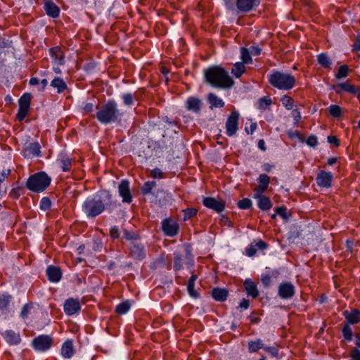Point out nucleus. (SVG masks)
<instances>
[{
  "label": "nucleus",
  "instance_id": "obj_1",
  "mask_svg": "<svg viewBox=\"0 0 360 360\" xmlns=\"http://www.w3.org/2000/svg\"><path fill=\"white\" fill-rule=\"evenodd\" d=\"M112 204V195L108 191H101L88 197L82 206V212L88 218H95Z\"/></svg>",
  "mask_w": 360,
  "mask_h": 360
},
{
  "label": "nucleus",
  "instance_id": "obj_2",
  "mask_svg": "<svg viewBox=\"0 0 360 360\" xmlns=\"http://www.w3.org/2000/svg\"><path fill=\"white\" fill-rule=\"evenodd\" d=\"M204 77L205 81L213 87L226 89L231 88L234 84L228 72L220 66L210 67L205 70Z\"/></svg>",
  "mask_w": 360,
  "mask_h": 360
},
{
  "label": "nucleus",
  "instance_id": "obj_3",
  "mask_svg": "<svg viewBox=\"0 0 360 360\" xmlns=\"http://www.w3.org/2000/svg\"><path fill=\"white\" fill-rule=\"evenodd\" d=\"M122 114L114 100H109L96 112V118L103 124H108L119 120Z\"/></svg>",
  "mask_w": 360,
  "mask_h": 360
},
{
  "label": "nucleus",
  "instance_id": "obj_4",
  "mask_svg": "<svg viewBox=\"0 0 360 360\" xmlns=\"http://www.w3.org/2000/svg\"><path fill=\"white\" fill-rule=\"evenodd\" d=\"M268 81L274 87L284 91L292 89L295 84V78L292 75L279 71L269 75Z\"/></svg>",
  "mask_w": 360,
  "mask_h": 360
},
{
  "label": "nucleus",
  "instance_id": "obj_5",
  "mask_svg": "<svg viewBox=\"0 0 360 360\" xmlns=\"http://www.w3.org/2000/svg\"><path fill=\"white\" fill-rule=\"evenodd\" d=\"M50 183L51 178L45 172H37L28 178L26 187L30 191L40 193L46 190Z\"/></svg>",
  "mask_w": 360,
  "mask_h": 360
},
{
  "label": "nucleus",
  "instance_id": "obj_6",
  "mask_svg": "<svg viewBox=\"0 0 360 360\" xmlns=\"http://www.w3.org/2000/svg\"><path fill=\"white\" fill-rule=\"evenodd\" d=\"M20 154L25 158L41 156V146L37 141L26 140L22 144Z\"/></svg>",
  "mask_w": 360,
  "mask_h": 360
},
{
  "label": "nucleus",
  "instance_id": "obj_7",
  "mask_svg": "<svg viewBox=\"0 0 360 360\" xmlns=\"http://www.w3.org/2000/svg\"><path fill=\"white\" fill-rule=\"evenodd\" d=\"M53 343L52 338L49 335H40L32 341V346L37 352H44L49 350Z\"/></svg>",
  "mask_w": 360,
  "mask_h": 360
},
{
  "label": "nucleus",
  "instance_id": "obj_8",
  "mask_svg": "<svg viewBox=\"0 0 360 360\" xmlns=\"http://www.w3.org/2000/svg\"><path fill=\"white\" fill-rule=\"evenodd\" d=\"M239 113L233 111L228 117L226 122V133L229 136H233L238 131Z\"/></svg>",
  "mask_w": 360,
  "mask_h": 360
},
{
  "label": "nucleus",
  "instance_id": "obj_9",
  "mask_svg": "<svg viewBox=\"0 0 360 360\" xmlns=\"http://www.w3.org/2000/svg\"><path fill=\"white\" fill-rule=\"evenodd\" d=\"M235 4L241 13H248L255 10L260 4V0H235Z\"/></svg>",
  "mask_w": 360,
  "mask_h": 360
},
{
  "label": "nucleus",
  "instance_id": "obj_10",
  "mask_svg": "<svg viewBox=\"0 0 360 360\" xmlns=\"http://www.w3.org/2000/svg\"><path fill=\"white\" fill-rule=\"evenodd\" d=\"M295 293V288L294 285L289 281L282 282L278 286V294L279 297L283 300L292 298Z\"/></svg>",
  "mask_w": 360,
  "mask_h": 360
},
{
  "label": "nucleus",
  "instance_id": "obj_11",
  "mask_svg": "<svg viewBox=\"0 0 360 360\" xmlns=\"http://www.w3.org/2000/svg\"><path fill=\"white\" fill-rule=\"evenodd\" d=\"M63 309L68 316H72L79 313L81 309L79 300L75 298L68 299L64 303Z\"/></svg>",
  "mask_w": 360,
  "mask_h": 360
},
{
  "label": "nucleus",
  "instance_id": "obj_12",
  "mask_svg": "<svg viewBox=\"0 0 360 360\" xmlns=\"http://www.w3.org/2000/svg\"><path fill=\"white\" fill-rule=\"evenodd\" d=\"M203 205L216 212H221L225 208V204L221 200H219L214 198L207 197L202 200Z\"/></svg>",
  "mask_w": 360,
  "mask_h": 360
},
{
  "label": "nucleus",
  "instance_id": "obj_13",
  "mask_svg": "<svg viewBox=\"0 0 360 360\" xmlns=\"http://www.w3.org/2000/svg\"><path fill=\"white\" fill-rule=\"evenodd\" d=\"M162 229L165 235L173 237L178 233L179 225L169 219H165L162 222Z\"/></svg>",
  "mask_w": 360,
  "mask_h": 360
},
{
  "label": "nucleus",
  "instance_id": "obj_14",
  "mask_svg": "<svg viewBox=\"0 0 360 360\" xmlns=\"http://www.w3.org/2000/svg\"><path fill=\"white\" fill-rule=\"evenodd\" d=\"M333 174L330 172L321 171L316 176V183L319 186L330 188L332 185Z\"/></svg>",
  "mask_w": 360,
  "mask_h": 360
},
{
  "label": "nucleus",
  "instance_id": "obj_15",
  "mask_svg": "<svg viewBox=\"0 0 360 360\" xmlns=\"http://www.w3.org/2000/svg\"><path fill=\"white\" fill-rule=\"evenodd\" d=\"M118 191L120 195L122 198V202L130 203L132 201V196L129 190V183L127 180H122L119 186Z\"/></svg>",
  "mask_w": 360,
  "mask_h": 360
},
{
  "label": "nucleus",
  "instance_id": "obj_16",
  "mask_svg": "<svg viewBox=\"0 0 360 360\" xmlns=\"http://www.w3.org/2000/svg\"><path fill=\"white\" fill-rule=\"evenodd\" d=\"M1 335L6 342L10 345H18L21 341L20 335L12 330H7L1 333Z\"/></svg>",
  "mask_w": 360,
  "mask_h": 360
},
{
  "label": "nucleus",
  "instance_id": "obj_17",
  "mask_svg": "<svg viewBox=\"0 0 360 360\" xmlns=\"http://www.w3.org/2000/svg\"><path fill=\"white\" fill-rule=\"evenodd\" d=\"M130 253L135 259H143L145 257V250L142 245L137 242H132L130 245Z\"/></svg>",
  "mask_w": 360,
  "mask_h": 360
},
{
  "label": "nucleus",
  "instance_id": "obj_18",
  "mask_svg": "<svg viewBox=\"0 0 360 360\" xmlns=\"http://www.w3.org/2000/svg\"><path fill=\"white\" fill-rule=\"evenodd\" d=\"M259 185L255 189L254 194H263L267 189L270 183V179L266 174H262L258 178Z\"/></svg>",
  "mask_w": 360,
  "mask_h": 360
},
{
  "label": "nucleus",
  "instance_id": "obj_19",
  "mask_svg": "<svg viewBox=\"0 0 360 360\" xmlns=\"http://www.w3.org/2000/svg\"><path fill=\"white\" fill-rule=\"evenodd\" d=\"M50 56L53 62L56 65H61L64 63V55L61 49L58 46L53 47L49 50Z\"/></svg>",
  "mask_w": 360,
  "mask_h": 360
},
{
  "label": "nucleus",
  "instance_id": "obj_20",
  "mask_svg": "<svg viewBox=\"0 0 360 360\" xmlns=\"http://www.w3.org/2000/svg\"><path fill=\"white\" fill-rule=\"evenodd\" d=\"M44 7L49 16L53 18L59 16L60 9L52 0H45Z\"/></svg>",
  "mask_w": 360,
  "mask_h": 360
},
{
  "label": "nucleus",
  "instance_id": "obj_21",
  "mask_svg": "<svg viewBox=\"0 0 360 360\" xmlns=\"http://www.w3.org/2000/svg\"><path fill=\"white\" fill-rule=\"evenodd\" d=\"M186 107L188 110L198 114L202 107V101L198 98L189 97L186 101Z\"/></svg>",
  "mask_w": 360,
  "mask_h": 360
},
{
  "label": "nucleus",
  "instance_id": "obj_22",
  "mask_svg": "<svg viewBox=\"0 0 360 360\" xmlns=\"http://www.w3.org/2000/svg\"><path fill=\"white\" fill-rule=\"evenodd\" d=\"M333 89L337 94H341L342 91H346L354 95L359 94V89L354 85L349 84L347 82H342L338 84Z\"/></svg>",
  "mask_w": 360,
  "mask_h": 360
},
{
  "label": "nucleus",
  "instance_id": "obj_23",
  "mask_svg": "<svg viewBox=\"0 0 360 360\" xmlns=\"http://www.w3.org/2000/svg\"><path fill=\"white\" fill-rule=\"evenodd\" d=\"M343 316L345 318L347 323L349 325L360 323V311L356 309H354L351 311H345Z\"/></svg>",
  "mask_w": 360,
  "mask_h": 360
},
{
  "label": "nucleus",
  "instance_id": "obj_24",
  "mask_svg": "<svg viewBox=\"0 0 360 360\" xmlns=\"http://www.w3.org/2000/svg\"><path fill=\"white\" fill-rule=\"evenodd\" d=\"M254 198L257 200V206L262 210L268 211L271 208L272 204L269 198L263 195V194H254Z\"/></svg>",
  "mask_w": 360,
  "mask_h": 360
},
{
  "label": "nucleus",
  "instance_id": "obj_25",
  "mask_svg": "<svg viewBox=\"0 0 360 360\" xmlns=\"http://www.w3.org/2000/svg\"><path fill=\"white\" fill-rule=\"evenodd\" d=\"M174 269L175 271H179L183 268L184 261L186 259V261H191V254H187L185 257L179 252H175L174 253Z\"/></svg>",
  "mask_w": 360,
  "mask_h": 360
},
{
  "label": "nucleus",
  "instance_id": "obj_26",
  "mask_svg": "<svg viewBox=\"0 0 360 360\" xmlns=\"http://www.w3.org/2000/svg\"><path fill=\"white\" fill-rule=\"evenodd\" d=\"M75 353L73 342L71 340H65L61 347V355L65 359L71 358Z\"/></svg>",
  "mask_w": 360,
  "mask_h": 360
},
{
  "label": "nucleus",
  "instance_id": "obj_27",
  "mask_svg": "<svg viewBox=\"0 0 360 360\" xmlns=\"http://www.w3.org/2000/svg\"><path fill=\"white\" fill-rule=\"evenodd\" d=\"M244 288L248 296H251L252 298H256L259 295V291L257 288V285L251 281V279L247 278L244 282Z\"/></svg>",
  "mask_w": 360,
  "mask_h": 360
},
{
  "label": "nucleus",
  "instance_id": "obj_28",
  "mask_svg": "<svg viewBox=\"0 0 360 360\" xmlns=\"http://www.w3.org/2000/svg\"><path fill=\"white\" fill-rule=\"evenodd\" d=\"M46 276L50 281L56 283L61 278V272L60 269L53 266H49L46 269Z\"/></svg>",
  "mask_w": 360,
  "mask_h": 360
},
{
  "label": "nucleus",
  "instance_id": "obj_29",
  "mask_svg": "<svg viewBox=\"0 0 360 360\" xmlns=\"http://www.w3.org/2000/svg\"><path fill=\"white\" fill-rule=\"evenodd\" d=\"M58 162L60 165V167H61L62 171L67 172L71 169L73 159L68 155H62L58 159Z\"/></svg>",
  "mask_w": 360,
  "mask_h": 360
},
{
  "label": "nucleus",
  "instance_id": "obj_30",
  "mask_svg": "<svg viewBox=\"0 0 360 360\" xmlns=\"http://www.w3.org/2000/svg\"><path fill=\"white\" fill-rule=\"evenodd\" d=\"M207 101L210 105V108L211 109L217 108H223L225 105L224 101L213 93H210L208 94Z\"/></svg>",
  "mask_w": 360,
  "mask_h": 360
},
{
  "label": "nucleus",
  "instance_id": "obj_31",
  "mask_svg": "<svg viewBox=\"0 0 360 360\" xmlns=\"http://www.w3.org/2000/svg\"><path fill=\"white\" fill-rule=\"evenodd\" d=\"M228 291L222 288H214L212 291V296L216 300L219 302L225 301L228 297Z\"/></svg>",
  "mask_w": 360,
  "mask_h": 360
},
{
  "label": "nucleus",
  "instance_id": "obj_32",
  "mask_svg": "<svg viewBox=\"0 0 360 360\" xmlns=\"http://www.w3.org/2000/svg\"><path fill=\"white\" fill-rule=\"evenodd\" d=\"M318 63L323 68L330 69L332 62L329 56L326 53H321L317 56Z\"/></svg>",
  "mask_w": 360,
  "mask_h": 360
},
{
  "label": "nucleus",
  "instance_id": "obj_33",
  "mask_svg": "<svg viewBox=\"0 0 360 360\" xmlns=\"http://www.w3.org/2000/svg\"><path fill=\"white\" fill-rule=\"evenodd\" d=\"M51 86L56 88L58 94L63 92L68 88L66 83L60 77H55L51 81Z\"/></svg>",
  "mask_w": 360,
  "mask_h": 360
},
{
  "label": "nucleus",
  "instance_id": "obj_34",
  "mask_svg": "<svg viewBox=\"0 0 360 360\" xmlns=\"http://www.w3.org/2000/svg\"><path fill=\"white\" fill-rule=\"evenodd\" d=\"M198 277L197 275L193 274L191 276V278L188 280V285H187V289L189 295L194 297L197 298L198 297L199 295L198 292L195 289V281L197 280Z\"/></svg>",
  "mask_w": 360,
  "mask_h": 360
},
{
  "label": "nucleus",
  "instance_id": "obj_35",
  "mask_svg": "<svg viewBox=\"0 0 360 360\" xmlns=\"http://www.w3.org/2000/svg\"><path fill=\"white\" fill-rule=\"evenodd\" d=\"M264 344L261 339L250 341L248 345V349L250 353L256 352L260 349H264Z\"/></svg>",
  "mask_w": 360,
  "mask_h": 360
},
{
  "label": "nucleus",
  "instance_id": "obj_36",
  "mask_svg": "<svg viewBox=\"0 0 360 360\" xmlns=\"http://www.w3.org/2000/svg\"><path fill=\"white\" fill-rule=\"evenodd\" d=\"M11 300V296L0 295V316L6 314Z\"/></svg>",
  "mask_w": 360,
  "mask_h": 360
},
{
  "label": "nucleus",
  "instance_id": "obj_37",
  "mask_svg": "<svg viewBox=\"0 0 360 360\" xmlns=\"http://www.w3.org/2000/svg\"><path fill=\"white\" fill-rule=\"evenodd\" d=\"M245 70V67L244 64L237 62L233 65L231 69V73L236 78H239L244 73Z\"/></svg>",
  "mask_w": 360,
  "mask_h": 360
},
{
  "label": "nucleus",
  "instance_id": "obj_38",
  "mask_svg": "<svg viewBox=\"0 0 360 360\" xmlns=\"http://www.w3.org/2000/svg\"><path fill=\"white\" fill-rule=\"evenodd\" d=\"M30 102H31L30 94L25 93L19 99V108L29 110L30 106Z\"/></svg>",
  "mask_w": 360,
  "mask_h": 360
},
{
  "label": "nucleus",
  "instance_id": "obj_39",
  "mask_svg": "<svg viewBox=\"0 0 360 360\" xmlns=\"http://www.w3.org/2000/svg\"><path fill=\"white\" fill-rule=\"evenodd\" d=\"M131 304L129 301H125L123 302H121L116 307V312L118 314L122 315L125 314L128 312V311L130 309Z\"/></svg>",
  "mask_w": 360,
  "mask_h": 360
},
{
  "label": "nucleus",
  "instance_id": "obj_40",
  "mask_svg": "<svg viewBox=\"0 0 360 360\" xmlns=\"http://www.w3.org/2000/svg\"><path fill=\"white\" fill-rule=\"evenodd\" d=\"M272 103L271 98L269 96H264L258 101V108L260 110H266Z\"/></svg>",
  "mask_w": 360,
  "mask_h": 360
},
{
  "label": "nucleus",
  "instance_id": "obj_41",
  "mask_svg": "<svg viewBox=\"0 0 360 360\" xmlns=\"http://www.w3.org/2000/svg\"><path fill=\"white\" fill-rule=\"evenodd\" d=\"M342 333V335H343L344 338L346 340H347L349 342L352 341V340L353 338V332H352V330L350 326L348 323H346L344 326Z\"/></svg>",
  "mask_w": 360,
  "mask_h": 360
},
{
  "label": "nucleus",
  "instance_id": "obj_42",
  "mask_svg": "<svg viewBox=\"0 0 360 360\" xmlns=\"http://www.w3.org/2000/svg\"><path fill=\"white\" fill-rule=\"evenodd\" d=\"M283 105L287 110H292L294 107V100L290 96L287 95L283 96L281 99Z\"/></svg>",
  "mask_w": 360,
  "mask_h": 360
},
{
  "label": "nucleus",
  "instance_id": "obj_43",
  "mask_svg": "<svg viewBox=\"0 0 360 360\" xmlns=\"http://www.w3.org/2000/svg\"><path fill=\"white\" fill-rule=\"evenodd\" d=\"M250 51L245 49V48H242L241 50H240V58L242 60V63H246V64H249V63H252V58L250 56Z\"/></svg>",
  "mask_w": 360,
  "mask_h": 360
},
{
  "label": "nucleus",
  "instance_id": "obj_44",
  "mask_svg": "<svg viewBox=\"0 0 360 360\" xmlns=\"http://www.w3.org/2000/svg\"><path fill=\"white\" fill-rule=\"evenodd\" d=\"M348 70H349V68H348L347 65H341L339 68L338 71L335 75V78L338 79H344V78L347 77L348 75Z\"/></svg>",
  "mask_w": 360,
  "mask_h": 360
},
{
  "label": "nucleus",
  "instance_id": "obj_45",
  "mask_svg": "<svg viewBox=\"0 0 360 360\" xmlns=\"http://www.w3.org/2000/svg\"><path fill=\"white\" fill-rule=\"evenodd\" d=\"M330 115L334 117H338L342 115V108L338 105H331L328 107Z\"/></svg>",
  "mask_w": 360,
  "mask_h": 360
},
{
  "label": "nucleus",
  "instance_id": "obj_46",
  "mask_svg": "<svg viewBox=\"0 0 360 360\" xmlns=\"http://www.w3.org/2000/svg\"><path fill=\"white\" fill-rule=\"evenodd\" d=\"M32 307L33 304L31 303L25 304L21 309L20 316L22 319H27L28 317V315L30 314Z\"/></svg>",
  "mask_w": 360,
  "mask_h": 360
},
{
  "label": "nucleus",
  "instance_id": "obj_47",
  "mask_svg": "<svg viewBox=\"0 0 360 360\" xmlns=\"http://www.w3.org/2000/svg\"><path fill=\"white\" fill-rule=\"evenodd\" d=\"M121 98L125 105L131 106L134 104V96L131 93L123 94Z\"/></svg>",
  "mask_w": 360,
  "mask_h": 360
},
{
  "label": "nucleus",
  "instance_id": "obj_48",
  "mask_svg": "<svg viewBox=\"0 0 360 360\" xmlns=\"http://www.w3.org/2000/svg\"><path fill=\"white\" fill-rule=\"evenodd\" d=\"M155 185L156 183L153 181L146 182L143 187L141 188L142 193L144 195L149 193L152 191V189L155 186Z\"/></svg>",
  "mask_w": 360,
  "mask_h": 360
},
{
  "label": "nucleus",
  "instance_id": "obj_49",
  "mask_svg": "<svg viewBox=\"0 0 360 360\" xmlns=\"http://www.w3.org/2000/svg\"><path fill=\"white\" fill-rule=\"evenodd\" d=\"M51 202L50 199L47 197H44L40 200L39 207L41 210L44 211L49 210L51 208Z\"/></svg>",
  "mask_w": 360,
  "mask_h": 360
},
{
  "label": "nucleus",
  "instance_id": "obj_50",
  "mask_svg": "<svg viewBox=\"0 0 360 360\" xmlns=\"http://www.w3.org/2000/svg\"><path fill=\"white\" fill-rule=\"evenodd\" d=\"M238 206L240 209L246 210L252 206V201L249 198H244L238 202Z\"/></svg>",
  "mask_w": 360,
  "mask_h": 360
},
{
  "label": "nucleus",
  "instance_id": "obj_51",
  "mask_svg": "<svg viewBox=\"0 0 360 360\" xmlns=\"http://www.w3.org/2000/svg\"><path fill=\"white\" fill-rule=\"evenodd\" d=\"M184 221L188 220L197 214V210L195 208H187L184 210Z\"/></svg>",
  "mask_w": 360,
  "mask_h": 360
},
{
  "label": "nucleus",
  "instance_id": "obj_52",
  "mask_svg": "<svg viewBox=\"0 0 360 360\" xmlns=\"http://www.w3.org/2000/svg\"><path fill=\"white\" fill-rule=\"evenodd\" d=\"M306 143L310 147L315 148L319 144L318 139L316 136L311 135L307 138Z\"/></svg>",
  "mask_w": 360,
  "mask_h": 360
},
{
  "label": "nucleus",
  "instance_id": "obj_53",
  "mask_svg": "<svg viewBox=\"0 0 360 360\" xmlns=\"http://www.w3.org/2000/svg\"><path fill=\"white\" fill-rule=\"evenodd\" d=\"M264 349L274 357H276L278 355V351L275 347L264 345Z\"/></svg>",
  "mask_w": 360,
  "mask_h": 360
},
{
  "label": "nucleus",
  "instance_id": "obj_54",
  "mask_svg": "<svg viewBox=\"0 0 360 360\" xmlns=\"http://www.w3.org/2000/svg\"><path fill=\"white\" fill-rule=\"evenodd\" d=\"M150 176L154 179H162L163 173L159 168H155L150 172Z\"/></svg>",
  "mask_w": 360,
  "mask_h": 360
},
{
  "label": "nucleus",
  "instance_id": "obj_55",
  "mask_svg": "<svg viewBox=\"0 0 360 360\" xmlns=\"http://www.w3.org/2000/svg\"><path fill=\"white\" fill-rule=\"evenodd\" d=\"M275 212H276L277 215H279L283 219H288L286 208L285 207H278L276 209Z\"/></svg>",
  "mask_w": 360,
  "mask_h": 360
},
{
  "label": "nucleus",
  "instance_id": "obj_56",
  "mask_svg": "<svg viewBox=\"0 0 360 360\" xmlns=\"http://www.w3.org/2000/svg\"><path fill=\"white\" fill-rule=\"evenodd\" d=\"M245 252L248 257H253L257 253V248L254 244H251L245 249Z\"/></svg>",
  "mask_w": 360,
  "mask_h": 360
},
{
  "label": "nucleus",
  "instance_id": "obj_57",
  "mask_svg": "<svg viewBox=\"0 0 360 360\" xmlns=\"http://www.w3.org/2000/svg\"><path fill=\"white\" fill-rule=\"evenodd\" d=\"M29 110L23 109L19 108L18 112L17 114V117L19 121H22L25 119L28 113Z\"/></svg>",
  "mask_w": 360,
  "mask_h": 360
},
{
  "label": "nucleus",
  "instance_id": "obj_58",
  "mask_svg": "<svg viewBox=\"0 0 360 360\" xmlns=\"http://www.w3.org/2000/svg\"><path fill=\"white\" fill-rule=\"evenodd\" d=\"M110 234L112 239H117L120 236V231L117 226H114L110 230Z\"/></svg>",
  "mask_w": 360,
  "mask_h": 360
},
{
  "label": "nucleus",
  "instance_id": "obj_59",
  "mask_svg": "<svg viewBox=\"0 0 360 360\" xmlns=\"http://www.w3.org/2000/svg\"><path fill=\"white\" fill-rule=\"evenodd\" d=\"M82 108L85 112H91L94 111V105L92 103H84Z\"/></svg>",
  "mask_w": 360,
  "mask_h": 360
},
{
  "label": "nucleus",
  "instance_id": "obj_60",
  "mask_svg": "<svg viewBox=\"0 0 360 360\" xmlns=\"http://www.w3.org/2000/svg\"><path fill=\"white\" fill-rule=\"evenodd\" d=\"M254 245H255L257 250H265L268 247L267 243L262 240H259V241L255 243V244H254Z\"/></svg>",
  "mask_w": 360,
  "mask_h": 360
},
{
  "label": "nucleus",
  "instance_id": "obj_61",
  "mask_svg": "<svg viewBox=\"0 0 360 360\" xmlns=\"http://www.w3.org/2000/svg\"><path fill=\"white\" fill-rule=\"evenodd\" d=\"M360 51V33L357 34L356 40L352 46V51Z\"/></svg>",
  "mask_w": 360,
  "mask_h": 360
},
{
  "label": "nucleus",
  "instance_id": "obj_62",
  "mask_svg": "<svg viewBox=\"0 0 360 360\" xmlns=\"http://www.w3.org/2000/svg\"><path fill=\"white\" fill-rule=\"evenodd\" d=\"M351 357L352 360H360V350L358 349H354L352 351Z\"/></svg>",
  "mask_w": 360,
  "mask_h": 360
},
{
  "label": "nucleus",
  "instance_id": "obj_63",
  "mask_svg": "<svg viewBox=\"0 0 360 360\" xmlns=\"http://www.w3.org/2000/svg\"><path fill=\"white\" fill-rule=\"evenodd\" d=\"M328 142L334 144L337 147L340 146L339 140L335 136H328Z\"/></svg>",
  "mask_w": 360,
  "mask_h": 360
},
{
  "label": "nucleus",
  "instance_id": "obj_64",
  "mask_svg": "<svg viewBox=\"0 0 360 360\" xmlns=\"http://www.w3.org/2000/svg\"><path fill=\"white\" fill-rule=\"evenodd\" d=\"M257 124L256 122L251 123L250 128H245V131L248 134H252L257 129Z\"/></svg>",
  "mask_w": 360,
  "mask_h": 360
}]
</instances>
